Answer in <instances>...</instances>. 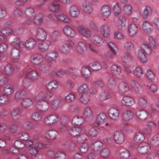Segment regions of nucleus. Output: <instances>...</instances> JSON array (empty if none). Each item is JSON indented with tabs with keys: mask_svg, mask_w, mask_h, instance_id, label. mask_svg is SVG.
<instances>
[{
	"mask_svg": "<svg viewBox=\"0 0 159 159\" xmlns=\"http://www.w3.org/2000/svg\"><path fill=\"white\" fill-rule=\"evenodd\" d=\"M25 77L23 80L22 85L24 88L28 87L33 82L39 78L37 72L34 70H30L28 68L23 70Z\"/></svg>",
	"mask_w": 159,
	"mask_h": 159,
	"instance_id": "1",
	"label": "nucleus"
},
{
	"mask_svg": "<svg viewBox=\"0 0 159 159\" xmlns=\"http://www.w3.org/2000/svg\"><path fill=\"white\" fill-rule=\"evenodd\" d=\"M53 95V94L51 92H44L41 91L38 93L37 95L35 98V100L36 101L40 102H46L45 104L46 107V109H47L49 107V105L46 101L49 100Z\"/></svg>",
	"mask_w": 159,
	"mask_h": 159,
	"instance_id": "2",
	"label": "nucleus"
},
{
	"mask_svg": "<svg viewBox=\"0 0 159 159\" xmlns=\"http://www.w3.org/2000/svg\"><path fill=\"white\" fill-rule=\"evenodd\" d=\"M48 18L51 19L55 22L59 21L66 23H69L70 22V19L64 13H61L57 15L51 14L48 16Z\"/></svg>",
	"mask_w": 159,
	"mask_h": 159,
	"instance_id": "3",
	"label": "nucleus"
},
{
	"mask_svg": "<svg viewBox=\"0 0 159 159\" xmlns=\"http://www.w3.org/2000/svg\"><path fill=\"white\" fill-rule=\"evenodd\" d=\"M34 16L33 18V20L35 24L40 25L48 22V21L46 19L47 17L43 16L41 13L38 14Z\"/></svg>",
	"mask_w": 159,
	"mask_h": 159,
	"instance_id": "4",
	"label": "nucleus"
},
{
	"mask_svg": "<svg viewBox=\"0 0 159 159\" xmlns=\"http://www.w3.org/2000/svg\"><path fill=\"white\" fill-rule=\"evenodd\" d=\"M35 36L38 39L44 40L47 39V34L45 31L42 29L37 28L35 30Z\"/></svg>",
	"mask_w": 159,
	"mask_h": 159,
	"instance_id": "5",
	"label": "nucleus"
},
{
	"mask_svg": "<svg viewBox=\"0 0 159 159\" xmlns=\"http://www.w3.org/2000/svg\"><path fill=\"white\" fill-rule=\"evenodd\" d=\"M63 33L68 36L74 37L76 34V32L71 27L68 25H65L63 28Z\"/></svg>",
	"mask_w": 159,
	"mask_h": 159,
	"instance_id": "6",
	"label": "nucleus"
},
{
	"mask_svg": "<svg viewBox=\"0 0 159 159\" xmlns=\"http://www.w3.org/2000/svg\"><path fill=\"white\" fill-rule=\"evenodd\" d=\"M43 56L47 61L50 62L55 61L57 57V53L54 51L48 52L45 53Z\"/></svg>",
	"mask_w": 159,
	"mask_h": 159,
	"instance_id": "7",
	"label": "nucleus"
},
{
	"mask_svg": "<svg viewBox=\"0 0 159 159\" xmlns=\"http://www.w3.org/2000/svg\"><path fill=\"white\" fill-rule=\"evenodd\" d=\"M113 137L115 142L117 144H120L123 143L125 140L124 135L119 131H115Z\"/></svg>",
	"mask_w": 159,
	"mask_h": 159,
	"instance_id": "8",
	"label": "nucleus"
},
{
	"mask_svg": "<svg viewBox=\"0 0 159 159\" xmlns=\"http://www.w3.org/2000/svg\"><path fill=\"white\" fill-rule=\"evenodd\" d=\"M107 120L106 115L103 113H101L95 118L94 125L95 126L99 125Z\"/></svg>",
	"mask_w": 159,
	"mask_h": 159,
	"instance_id": "9",
	"label": "nucleus"
},
{
	"mask_svg": "<svg viewBox=\"0 0 159 159\" xmlns=\"http://www.w3.org/2000/svg\"><path fill=\"white\" fill-rule=\"evenodd\" d=\"M117 25L120 30H123L126 28V20L123 15H120L119 16L117 20Z\"/></svg>",
	"mask_w": 159,
	"mask_h": 159,
	"instance_id": "10",
	"label": "nucleus"
},
{
	"mask_svg": "<svg viewBox=\"0 0 159 159\" xmlns=\"http://www.w3.org/2000/svg\"><path fill=\"white\" fill-rule=\"evenodd\" d=\"M137 149L138 152L140 153H145L150 150V147L148 143H143L138 145Z\"/></svg>",
	"mask_w": 159,
	"mask_h": 159,
	"instance_id": "11",
	"label": "nucleus"
},
{
	"mask_svg": "<svg viewBox=\"0 0 159 159\" xmlns=\"http://www.w3.org/2000/svg\"><path fill=\"white\" fill-rule=\"evenodd\" d=\"M30 60L32 64L38 65L43 62V57L40 55H32L30 58Z\"/></svg>",
	"mask_w": 159,
	"mask_h": 159,
	"instance_id": "12",
	"label": "nucleus"
},
{
	"mask_svg": "<svg viewBox=\"0 0 159 159\" xmlns=\"http://www.w3.org/2000/svg\"><path fill=\"white\" fill-rule=\"evenodd\" d=\"M18 69L17 66H13L11 64L8 63L5 67L4 71L7 75H11L16 72Z\"/></svg>",
	"mask_w": 159,
	"mask_h": 159,
	"instance_id": "13",
	"label": "nucleus"
},
{
	"mask_svg": "<svg viewBox=\"0 0 159 159\" xmlns=\"http://www.w3.org/2000/svg\"><path fill=\"white\" fill-rule=\"evenodd\" d=\"M142 27L144 31L147 33L151 32L153 30V28L151 23L147 20L143 22Z\"/></svg>",
	"mask_w": 159,
	"mask_h": 159,
	"instance_id": "14",
	"label": "nucleus"
},
{
	"mask_svg": "<svg viewBox=\"0 0 159 159\" xmlns=\"http://www.w3.org/2000/svg\"><path fill=\"white\" fill-rule=\"evenodd\" d=\"M11 45L15 46L20 50H23L26 48L25 42L24 43L21 41H20L18 38H15L13 41L10 43Z\"/></svg>",
	"mask_w": 159,
	"mask_h": 159,
	"instance_id": "15",
	"label": "nucleus"
},
{
	"mask_svg": "<svg viewBox=\"0 0 159 159\" xmlns=\"http://www.w3.org/2000/svg\"><path fill=\"white\" fill-rule=\"evenodd\" d=\"M11 61L13 62H18L20 58V52L16 48H13L11 52Z\"/></svg>",
	"mask_w": 159,
	"mask_h": 159,
	"instance_id": "16",
	"label": "nucleus"
},
{
	"mask_svg": "<svg viewBox=\"0 0 159 159\" xmlns=\"http://www.w3.org/2000/svg\"><path fill=\"white\" fill-rule=\"evenodd\" d=\"M78 30L80 34L86 37H89L92 35L91 32L88 29L82 26H79Z\"/></svg>",
	"mask_w": 159,
	"mask_h": 159,
	"instance_id": "17",
	"label": "nucleus"
},
{
	"mask_svg": "<svg viewBox=\"0 0 159 159\" xmlns=\"http://www.w3.org/2000/svg\"><path fill=\"white\" fill-rule=\"evenodd\" d=\"M121 102L125 106L129 107L132 106L134 103V99L131 97L125 96L123 97Z\"/></svg>",
	"mask_w": 159,
	"mask_h": 159,
	"instance_id": "18",
	"label": "nucleus"
},
{
	"mask_svg": "<svg viewBox=\"0 0 159 159\" xmlns=\"http://www.w3.org/2000/svg\"><path fill=\"white\" fill-rule=\"evenodd\" d=\"M122 9L124 14L126 15L129 16L132 13V7L129 3H125L122 6Z\"/></svg>",
	"mask_w": 159,
	"mask_h": 159,
	"instance_id": "19",
	"label": "nucleus"
},
{
	"mask_svg": "<svg viewBox=\"0 0 159 159\" xmlns=\"http://www.w3.org/2000/svg\"><path fill=\"white\" fill-rule=\"evenodd\" d=\"M76 49L80 53L83 54L87 51V47L86 44L83 42H79L76 46Z\"/></svg>",
	"mask_w": 159,
	"mask_h": 159,
	"instance_id": "20",
	"label": "nucleus"
},
{
	"mask_svg": "<svg viewBox=\"0 0 159 159\" xmlns=\"http://www.w3.org/2000/svg\"><path fill=\"white\" fill-rule=\"evenodd\" d=\"M69 12L70 15L74 17H78L80 14L79 9L74 5H72L70 7Z\"/></svg>",
	"mask_w": 159,
	"mask_h": 159,
	"instance_id": "21",
	"label": "nucleus"
},
{
	"mask_svg": "<svg viewBox=\"0 0 159 159\" xmlns=\"http://www.w3.org/2000/svg\"><path fill=\"white\" fill-rule=\"evenodd\" d=\"M26 48L29 50L34 49L36 45V41L32 38L27 39L25 41Z\"/></svg>",
	"mask_w": 159,
	"mask_h": 159,
	"instance_id": "22",
	"label": "nucleus"
},
{
	"mask_svg": "<svg viewBox=\"0 0 159 159\" xmlns=\"http://www.w3.org/2000/svg\"><path fill=\"white\" fill-rule=\"evenodd\" d=\"M58 120L57 117L55 115H50L46 117L44 122L46 124L50 125L56 122Z\"/></svg>",
	"mask_w": 159,
	"mask_h": 159,
	"instance_id": "23",
	"label": "nucleus"
},
{
	"mask_svg": "<svg viewBox=\"0 0 159 159\" xmlns=\"http://www.w3.org/2000/svg\"><path fill=\"white\" fill-rule=\"evenodd\" d=\"M137 56L139 60L142 63H146L147 62L148 58L143 50L141 49L138 50L137 53Z\"/></svg>",
	"mask_w": 159,
	"mask_h": 159,
	"instance_id": "24",
	"label": "nucleus"
},
{
	"mask_svg": "<svg viewBox=\"0 0 159 159\" xmlns=\"http://www.w3.org/2000/svg\"><path fill=\"white\" fill-rule=\"evenodd\" d=\"M47 89L53 92L56 91L58 88V86L57 82L55 81H51L46 84Z\"/></svg>",
	"mask_w": 159,
	"mask_h": 159,
	"instance_id": "25",
	"label": "nucleus"
},
{
	"mask_svg": "<svg viewBox=\"0 0 159 159\" xmlns=\"http://www.w3.org/2000/svg\"><path fill=\"white\" fill-rule=\"evenodd\" d=\"M82 7L84 11L86 13L89 14L93 11L92 5L89 1H84L83 3Z\"/></svg>",
	"mask_w": 159,
	"mask_h": 159,
	"instance_id": "26",
	"label": "nucleus"
},
{
	"mask_svg": "<svg viewBox=\"0 0 159 159\" xmlns=\"http://www.w3.org/2000/svg\"><path fill=\"white\" fill-rule=\"evenodd\" d=\"M138 30V26L136 25L131 24L128 26V32L129 35L133 36L137 33Z\"/></svg>",
	"mask_w": 159,
	"mask_h": 159,
	"instance_id": "27",
	"label": "nucleus"
},
{
	"mask_svg": "<svg viewBox=\"0 0 159 159\" xmlns=\"http://www.w3.org/2000/svg\"><path fill=\"white\" fill-rule=\"evenodd\" d=\"M91 42L96 46H100L103 43V39L99 36L94 35L91 38Z\"/></svg>",
	"mask_w": 159,
	"mask_h": 159,
	"instance_id": "28",
	"label": "nucleus"
},
{
	"mask_svg": "<svg viewBox=\"0 0 159 159\" xmlns=\"http://www.w3.org/2000/svg\"><path fill=\"white\" fill-rule=\"evenodd\" d=\"M51 45V43L50 41L47 40L45 42H41L38 44L39 49L42 51H45L48 50Z\"/></svg>",
	"mask_w": 159,
	"mask_h": 159,
	"instance_id": "29",
	"label": "nucleus"
},
{
	"mask_svg": "<svg viewBox=\"0 0 159 159\" xmlns=\"http://www.w3.org/2000/svg\"><path fill=\"white\" fill-rule=\"evenodd\" d=\"M108 114L111 119L116 120L119 117V111L116 108H112L109 110Z\"/></svg>",
	"mask_w": 159,
	"mask_h": 159,
	"instance_id": "30",
	"label": "nucleus"
},
{
	"mask_svg": "<svg viewBox=\"0 0 159 159\" xmlns=\"http://www.w3.org/2000/svg\"><path fill=\"white\" fill-rule=\"evenodd\" d=\"M68 131L71 136H75L80 134L81 131V130L80 128L76 126L70 128Z\"/></svg>",
	"mask_w": 159,
	"mask_h": 159,
	"instance_id": "31",
	"label": "nucleus"
},
{
	"mask_svg": "<svg viewBox=\"0 0 159 159\" xmlns=\"http://www.w3.org/2000/svg\"><path fill=\"white\" fill-rule=\"evenodd\" d=\"M134 117V115L132 112L128 110L124 111L122 114L123 119L126 121L130 120Z\"/></svg>",
	"mask_w": 159,
	"mask_h": 159,
	"instance_id": "32",
	"label": "nucleus"
},
{
	"mask_svg": "<svg viewBox=\"0 0 159 159\" xmlns=\"http://www.w3.org/2000/svg\"><path fill=\"white\" fill-rule=\"evenodd\" d=\"M118 90L121 93H125L129 90V88L127 84L124 82H122L119 85Z\"/></svg>",
	"mask_w": 159,
	"mask_h": 159,
	"instance_id": "33",
	"label": "nucleus"
},
{
	"mask_svg": "<svg viewBox=\"0 0 159 159\" xmlns=\"http://www.w3.org/2000/svg\"><path fill=\"white\" fill-rule=\"evenodd\" d=\"M49 10L52 12H57L60 9V5L54 2H50L48 5Z\"/></svg>",
	"mask_w": 159,
	"mask_h": 159,
	"instance_id": "34",
	"label": "nucleus"
},
{
	"mask_svg": "<svg viewBox=\"0 0 159 159\" xmlns=\"http://www.w3.org/2000/svg\"><path fill=\"white\" fill-rule=\"evenodd\" d=\"M101 15L104 17H107L110 15L111 10L110 8L108 6H104L102 7L101 9Z\"/></svg>",
	"mask_w": 159,
	"mask_h": 159,
	"instance_id": "35",
	"label": "nucleus"
},
{
	"mask_svg": "<svg viewBox=\"0 0 159 159\" xmlns=\"http://www.w3.org/2000/svg\"><path fill=\"white\" fill-rule=\"evenodd\" d=\"M148 40L150 46L152 48H155L156 47L157 44L159 45V36H157L155 40L152 37H149L148 38Z\"/></svg>",
	"mask_w": 159,
	"mask_h": 159,
	"instance_id": "36",
	"label": "nucleus"
},
{
	"mask_svg": "<svg viewBox=\"0 0 159 159\" xmlns=\"http://www.w3.org/2000/svg\"><path fill=\"white\" fill-rule=\"evenodd\" d=\"M58 134L57 132L54 130H50L47 132L45 137L48 139L53 140L55 139Z\"/></svg>",
	"mask_w": 159,
	"mask_h": 159,
	"instance_id": "37",
	"label": "nucleus"
},
{
	"mask_svg": "<svg viewBox=\"0 0 159 159\" xmlns=\"http://www.w3.org/2000/svg\"><path fill=\"white\" fill-rule=\"evenodd\" d=\"M137 117L140 120H144L146 119L148 116L147 112L143 110H139L136 113Z\"/></svg>",
	"mask_w": 159,
	"mask_h": 159,
	"instance_id": "38",
	"label": "nucleus"
},
{
	"mask_svg": "<svg viewBox=\"0 0 159 159\" xmlns=\"http://www.w3.org/2000/svg\"><path fill=\"white\" fill-rule=\"evenodd\" d=\"M60 35L59 32L55 30L51 31L49 34V35L51 40L53 42H55L57 40L58 37Z\"/></svg>",
	"mask_w": 159,
	"mask_h": 159,
	"instance_id": "39",
	"label": "nucleus"
},
{
	"mask_svg": "<svg viewBox=\"0 0 159 159\" xmlns=\"http://www.w3.org/2000/svg\"><path fill=\"white\" fill-rule=\"evenodd\" d=\"M89 66L90 69L93 70H101L102 67L101 64L97 61L91 62L89 64Z\"/></svg>",
	"mask_w": 159,
	"mask_h": 159,
	"instance_id": "40",
	"label": "nucleus"
},
{
	"mask_svg": "<svg viewBox=\"0 0 159 159\" xmlns=\"http://www.w3.org/2000/svg\"><path fill=\"white\" fill-rule=\"evenodd\" d=\"M152 13V11L150 7L146 6L144 8L142 16L144 18H147L150 16Z\"/></svg>",
	"mask_w": 159,
	"mask_h": 159,
	"instance_id": "41",
	"label": "nucleus"
},
{
	"mask_svg": "<svg viewBox=\"0 0 159 159\" xmlns=\"http://www.w3.org/2000/svg\"><path fill=\"white\" fill-rule=\"evenodd\" d=\"M22 110L19 108H16L12 110L11 112V115L13 118L17 119L20 117V113Z\"/></svg>",
	"mask_w": 159,
	"mask_h": 159,
	"instance_id": "42",
	"label": "nucleus"
},
{
	"mask_svg": "<svg viewBox=\"0 0 159 159\" xmlns=\"http://www.w3.org/2000/svg\"><path fill=\"white\" fill-rule=\"evenodd\" d=\"M83 117L87 120H89L92 118L93 115L90 109L88 108H86L84 110L83 114Z\"/></svg>",
	"mask_w": 159,
	"mask_h": 159,
	"instance_id": "43",
	"label": "nucleus"
},
{
	"mask_svg": "<svg viewBox=\"0 0 159 159\" xmlns=\"http://www.w3.org/2000/svg\"><path fill=\"white\" fill-rule=\"evenodd\" d=\"M22 105L25 108H27L30 107L33 105L32 100L28 98H25L22 99L21 102Z\"/></svg>",
	"mask_w": 159,
	"mask_h": 159,
	"instance_id": "44",
	"label": "nucleus"
},
{
	"mask_svg": "<svg viewBox=\"0 0 159 159\" xmlns=\"http://www.w3.org/2000/svg\"><path fill=\"white\" fill-rule=\"evenodd\" d=\"M107 46L113 55L116 54L118 49L115 44L112 42H109L107 43Z\"/></svg>",
	"mask_w": 159,
	"mask_h": 159,
	"instance_id": "45",
	"label": "nucleus"
},
{
	"mask_svg": "<svg viewBox=\"0 0 159 159\" xmlns=\"http://www.w3.org/2000/svg\"><path fill=\"white\" fill-rule=\"evenodd\" d=\"M110 70L111 73L115 76L118 75L121 73V71L120 68L115 65H113L111 66L110 68Z\"/></svg>",
	"mask_w": 159,
	"mask_h": 159,
	"instance_id": "46",
	"label": "nucleus"
},
{
	"mask_svg": "<svg viewBox=\"0 0 159 159\" xmlns=\"http://www.w3.org/2000/svg\"><path fill=\"white\" fill-rule=\"evenodd\" d=\"M102 146V143L99 141H96L92 143L91 147L93 150L98 151L100 150Z\"/></svg>",
	"mask_w": 159,
	"mask_h": 159,
	"instance_id": "47",
	"label": "nucleus"
},
{
	"mask_svg": "<svg viewBox=\"0 0 159 159\" xmlns=\"http://www.w3.org/2000/svg\"><path fill=\"white\" fill-rule=\"evenodd\" d=\"M72 121V123L76 125H82L84 123V120L81 116H76L74 117Z\"/></svg>",
	"mask_w": 159,
	"mask_h": 159,
	"instance_id": "48",
	"label": "nucleus"
},
{
	"mask_svg": "<svg viewBox=\"0 0 159 159\" xmlns=\"http://www.w3.org/2000/svg\"><path fill=\"white\" fill-rule=\"evenodd\" d=\"M79 93L81 95L88 94V88L87 86L85 84H83L79 86L78 88Z\"/></svg>",
	"mask_w": 159,
	"mask_h": 159,
	"instance_id": "49",
	"label": "nucleus"
},
{
	"mask_svg": "<svg viewBox=\"0 0 159 159\" xmlns=\"http://www.w3.org/2000/svg\"><path fill=\"white\" fill-rule=\"evenodd\" d=\"M150 142L152 145L155 147L159 145V134L155 135L150 139Z\"/></svg>",
	"mask_w": 159,
	"mask_h": 159,
	"instance_id": "50",
	"label": "nucleus"
},
{
	"mask_svg": "<svg viewBox=\"0 0 159 159\" xmlns=\"http://www.w3.org/2000/svg\"><path fill=\"white\" fill-rule=\"evenodd\" d=\"M134 75L138 78H141L143 76V73L141 68L139 66H136L133 71Z\"/></svg>",
	"mask_w": 159,
	"mask_h": 159,
	"instance_id": "51",
	"label": "nucleus"
},
{
	"mask_svg": "<svg viewBox=\"0 0 159 159\" xmlns=\"http://www.w3.org/2000/svg\"><path fill=\"white\" fill-rule=\"evenodd\" d=\"M144 139V135L140 132L137 133L134 137V139L137 143H139L143 141Z\"/></svg>",
	"mask_w": 159,
	"mask_h": 159,
	"instance_id": "52",
	"label": "nucleus"
},
{
	"mask_svg": "<svg viewBox=\"0 0 159 159\" xmlns=\"http://www.w3.org/2000/svg\"><path fill=\"white\" fill-rule=\"evenodd\" d=\"M145 75L148 79L151 81H153L155 78V74L152 70L149 69L146 70Z\"/></svg>",
	"mask_w": 159,
	"mask_h": 159,
	"instance_id": "53",
	"label": "nucleus"
},
{
	"mask_svg": "<svg viewBox=\"0 0 159 159\" xmlns=\"http://www.w3.org/2000/svg\"><path fill=\"white\" fill-rule=\"evenodd\" d=\"M50 66L48 63H44L40 64L39 66V70L43 72H47L50 69Z\"/></svg>",
	"mask_w": 159,
	"mask_h": 159,
	"instance_id": "54",
	"label": "nucleus"
},
{
	"mask_svg": "<svg viewBox=\"0 0 159 159\" xmlns=\"http://www.w3.org/2000/svg\"><path fill=\"white\" fill-rule=\"evenodd\" d=\"M29 153L32 157H35L38 154L39 150L34 147H30L28 149Z\"/></svg>",
	"mask_w": 159,
	"mask_h": 159,
	"instance_id": "55",
	"label": "nucleus"
},
{
	"mask_svg": "<svg viewBox=\"0 0 159 159\" xmlns=\"http://www.w3.org/2000/svg\"><path fill=\"white\" fill-rule=\"evenodd\" d=\"M25 13L26 15L30 18L33 17L34 16V10L32 8L30 7H28L25 9Z\"/></svg>",
	"mask_w": 159,
	"mask_h": 159,
	"instance_id": "56",
	"label": "nucleus"
},
{
	"mask_svg": "<svg viewBox=\"0 0 159 159\" xmlns=\"http://www.w3.org/2000/svg\"><path fill=\"white\" fill-rule=\"evenodd\" d=\"M81 73L82 75L86 78L89 76L90 72L89 69L86 66H84L81 69Z\"/></svg>",
	"mask_w": 159,
	"mask_h": 159,
	"instance_id": "57",
	"label": "nucleus"
},
{
	"mask_svg": "<svg viewBox=\"0 0 159 159\" xmlns=\"http://www.w3.org/2000/svg\"><path fill=\"white\" fill-rule=\"evenodd\" d=\"M111 153V151L108 148H103L100 152V155L103 157H109Z\"/></svg>",
	"mask_w": 159,
	"mask_h": 159,
	"instance_id": "58",
	"label": "nucleus"
},
{
	"mask_svg": "<svg viewBox=\"0 0 159 159\" xmlns=\"http://www.w3.org/2000/svg\"><path fill=\"white\" fill-rule=\"evenodd\" d=\"M113 11L115 15L116 16H120L121 13V10L119 6V3H116L113 7Z\"/></svg>",
	"mask_w": 159,
	"mask_h": 159,
	"instance_id": "59",
	"label": "nucleus"
},
{
	"mask_svg": "<svg viewBox=\"0 0 159 159\" xmlns=\"http://www.w3.org/2000/svg\"><path fill=\"white\" fill-rule=\"evenodd\" d=\"M90 99V97L89 94L81 95L80 98V100L84 104H87Z\"/></svg>",
	"mask_w": 159,
	"mask_h": 159,
	"instance_id": "60",
	"label": "nucleus"
},
{
	"mask_svg": "<svg viewBox=\"0 0 159 159\" xmlns=\"http://www.w3.org/2000/svg\"><path fill=\"white\" fill-rule=\"evenodd\" d=\"M131 85L133 88L134 90L136 93H138L140 89V87L137 82L134 80L131 81Z\"/></svg>",
	"mask_w": 159,
	"mask_h": 159,
	"instance_id": "61",
	"label": "nucleus"
},
{
	"mask_svg": "<svg viewBox=\"0 0 159 159\" xmlns=\"http://www.w3.org/2000/svg\"><path fill=\"white\" fill-rule=\"evenodd\" d=\"M18 137L22 141H25L28 139L29 136L27 133L21 131L18 134Z\"/></svg>",
	"mask_w": 159,
	"mask_h": 159,
	"instance_id": "62",
	"label": "nucleus"
},
{
	"mask_svg": "<svg viewBox=\"0 0 159 159\" xmlns=\"http://www.w3.org/2000/svg\"><path fill=\"white\" fill-rule=\"evenodd\" d=\"M138 103L139 106L142 108H145L147 105V102L145 98L143 97L139 98Z\"/></svg>",
	"mask_w": 159,
	"mask_h": 159,
	"instance_id": "63",
	"label": "nucleus"
},
{
	"mask_svg": "<svg viewBox=\"0 0 159 159\" xmlns=\"http://www.w3.org/2000/svg\"><path fill=\"white\" fill-rule=\"evenodd\" d=\"M110 95L107 92L105 91L101 93L100 95V99L101 101L108 99L111 98Z\"/></svg>",
	"mask_w": 159,
	"mask_h": 159,
	"instance_id": "64",
	"label": "nucleus"
}]
</instances>
